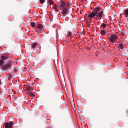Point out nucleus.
<instances>
[{"instance_id": "29", "label": "nucleus", "mask_w": 128, "mask_h": 128, "mask_svg": "<svg viewBox=\"0 0 128 128\" xmlns=\"http://www.w3.org/2000/svg\"><path fill=\"white\" fill-rule=\"evenodd\" d=\"M1 93V92H0V94Z\"/></svg>"}, {"instance_id": "11", "label": "nucleus", "mask_w": 128, "mask_h": 128, "mask_svg": "<svg viewBox=\"0 0 128 128\" xmlns=\"http://www.w3.org/2000/svg\"><path fill=\"white\" fill-rule=\"evenodd\" d=\"M38 45V44L34 43L33 44L32 46V49H34Z\"/></svg>"}, {"instance_id": "7", "label": "nucleus", "mask_w": 128, "mask_h": 128, "mask_svg": "<svg viewBox=\"0 0 128 128\" xmlns=\"http://www.w3.org/2000/svg\"><path fill=\"white\" fill-rule=\"evenodd\" d=\"M124 14L125 16L126 17H128V9H126L124 10Z\"/></svg>"}, {"instance_id": "23", "label": "nucleus", "mask_w": 128, "mask_h": 128, "mask_svg": "<svg viewBox=\"0 0 128 128\" xmlns=\"http://www.w3.org/2000/svg\"><path fill=\"white\" fill-rule=\"evenodd\" d=\"M54 8L55 10V11L56 12H58V10H57L56 6H54Z\"/></svg>"}, {"instance_id": "2", "label": "nucleus", "mask_w": 128, "mask_h": 128, "mask_svg": "<svg viewBox=\"0 0 128 128\" xmlns=\"http://www.w3.org/2000/svg\"><path fill=\"white\" fill-rule=\"evenodd\" d=\"M12 63L10 62H9L8 63L5 65L3 66L2 67V70H8L10 67L12 66Z\"/></svg>"}, {"instance_id": "28", "label": "nucleus", "mask_w": 128, "mask_h": 128, "mask_svg": "<svg viewBox=\"0 0 128 128\" xmlns=\"http://www.w3.org/2000/svg\"><path fill=\"white\" fill-rule=\"evenodd\" d=\"M90 25L89 26H88V27H89V26H90Z\"/></svg>"}, {"instance_id": "27", "label": "nucleus", "mask_w": 128, "mask_h": 128, "mask_svg": "<svg viewBox=\"0 0 128 128\" xmlns=\"http://www.w3.org/2000/svg\"><path fill=\"white\" fill-rule=\"evenodd\" d=\"M68 4H67V5L68 6Z\"/></svg>"}, {"instance_id": "6", "label": "nucleus", "mask_w": 128, "mask_h": 128, "mask_svg": "<svg viewBox=\"0 0 128 128\" xmlns=\"http://www.w3.org/2000/svg\"><path fill=\"white\" fill-rule=\"evenodd\" d=\"M62 10V14L64 16H65L66 14L67 13L68 11V8L67 7H65L64 8V10Z\"/></svg>"}, {"instance_id": "18", "label": "nucleus", "mask_w": 128, "mask_h": 128, "mask_svg": "<svg viewBox=\"0 0 128 128\" xmlns=\"http://www.w3.org/2000/svg\"><path fill=\"white\" fill-rule=\"evenodd\" d=\"M35 23L34 22H31V23H30V26H31L33 27V28H34L35 26Z\"/></svg>"}, {"instance_id": "19", "label": "nucleus", "mask_w": 128, "mask_h": 128, "mask_svg": "<svg viewBox=\"0 0 128 128\" xmlns=\"http://www.w3.org/2000/svg\"><path fill=\"white\" fill-rule=\"evenodd\" d=\"M4 63V61L2 60H0V65H3Z\"/></svg>"}, {"instance_id": "26", "label": "nucleus", "mask_w": 128, "mask_h": 128, "mask_svg": "<svg viewBox=\"0 0 128 128\" xmlns=\"http://www.w3.org/2000/svg\"><path fill=\"white\" fill-rule=\"evenodd\" d=\"M16 98V97H15V98H14L15 99V98Z\"/></svg>"}, {"instance_id": "21", "label": "nucleus", "mask_w": 128, "mask_h": 128, "mask_svg": "<svg viewBox=\"0 0 128 128\" xmlns=\"http://www.w3.org/2000/svg\"><path fill=\"white\" fill-rule=\"evenodd\" d=\"M39 0L42 4H43L44 3L45 0Z\"/></svg>"}, {"instance_id": "5", "label": "nucleus", "mask_w": 128, "mask_h": 128, "mask_svg": "<svg viewBox=\"0 0 128 128\" xmlns=\"http://www.w3.org/2000/svg\"><path fill=\"white\" fill-rule=\"evenodd\" d=\"M95 16L96 13L95 12V10L94 11L91 13L88 16V17L90 18H94Z\"/></svg>"}, {"instance_id": "16", "label": "nucleus", "mask_w": 128, "mask_h": 128, "mask_svg": "<svg viewBox=\"0 0 128 128\" xmlns=\"http://www.w3.org/2000/svg\"><path fill=\"white\" fill-rule=\"evenodd\" d=\"M48 2L50 4L52 5L54 4V2H53L52 0H48Z\"/></svg>"}, {"instance_id": "15", "label": "nucleus", "mask_w": 128, "mask_h": 128, "mask_svg": "<svg viewBox=\"0 0 128 128\" xmlns=\"http://www.w3.org/2000/svg\"><path fill=\"white\" fill-rule=\"evenodd\" d=\"M118 48L120 49H122L123 48V45L122 44H120L118 46Z\"/></svg>"}, {"instance_id": "8", "label": "nucleus", "mask_w": 128, "mask_h": 128, "mask_svg": "<svg viewBox=\"0 0 128 128\" xmlns=\"http://www.w3.org/2000/svg\"><path fill=\"white\" fill-rule=\"evenodd\" d=\"M9 59V58L8 56H3L1 57V59L4 60H8Z\"/></svg>"}, {"instance_id": "22", "label": "nucleus", "mask_w": 128, "mask_h": 128, "mask_svg": "<svg viewBox=\"0 0 128 128\" xmlns=\"http://www.w3.org/2000/svg\"><path fill=\"white\" fill-rule=\"evenodd\" d=\"M29 94L30 96H33V94L31 92H30L29 93Z\"/></svg>"}, {"instance_id": "10", "label": "nucleus", "mask_w": 128, "mask_h": 128, "mask_svg": "<svg viewBox=\"0 0 128 128\" xmlns=\"http://www.w3.org/2000/svg\"><path fill=\"white\" fill-rule=\"evenodd\" d=\"M52 78L54 79V80H55V75L52 69Z\"/></svg>"}, {"instance_id": "14", "label": "nucleus", "mask_w": 128, "mask_h": 128, "mask_svg": "<svg viewBox=\"0 0 128 128\" xmlns=\"http://www.w3.org/2000/svg\"><path fill=\"white\" fill-rule=\"evenodd\" d=\"M38 28L40 29H42L43 28V26L42 24H39L38 25Z\"/></svg>"}, {"instance_id": "4", "label": "nucleus", "mask_w": 128, "mask_h": 128, "mask_svg": "<svg viewBox=\"0 0 128 128\" xmlns=\"http://www.w3.org/2000/svg\"><path fill=\"white\" fill-rule=\"evenodd\" d=\"M14 122L12 121H10V123L6 122L4 125V128H12Z\"/></svg>"}, {"instance_id": "25", "label": "nucleus", "mask_w": 128, "mask_h": 128, "mask_svg": "<svg viewBox=\"0 0 128 128\" xmlns=\"http://www.w3.org/2000/svg\"><path fill=\"white\" fill-rule=\"evenodd\" d=\"M81 1H85V0H81Z\"/></svg>"}, {"instance_id": "12", "label": "nucleus", "mask_w": 128, "mask_h": 128, "mask_svg": "<svg viewBox=\"0 0 128 128\" xmlns=\"http://www.w3.org/2000/svg\"><path fill=\"white\" fill-rule=\"evenodd\" d=\"M66 4L63 1H62L61 2V4L60 5V6L62 8H64L65 5Z\"/></svg>"}, {"instance_id": "1", "label": "nucleus", "mask_w": 128, "mask_h": 128, "mask_svg": "<svg viewBox=\"0 0 128 128\" xmlns=\"http://www.w3.org/2000/svg\"><path fill=\"white\" fill-rule=\"evenodd\" d=\"M100 8H98L95 9L96 15L98 18H100V20L101 19L102 17L104 15L103 14V12H100Z\"/></svg>"}, {"instance_id": "9", "label": "nucleus", "mask_w": 128, "mask_h": 128, "mask_svg": "<svg viewBox=\"0 0 128 128\" xmlns=\"http://www.w3.org/2000/svg\"><path fill=\"white\" fill-rule=\"evenodd\" d=\"M14 74L12 72L9 75V78H8V80H10L11 78L14 79Z\"/></svg>"}, {"instance_id": "13", "label": "nucleus", "mask_w": 128, "mask_h": 128, "mask_svg": "<svg viewBox=\"0 0 128 128\" xmlns=\"http://www.w3.org/2000/svg\"><path fill=\"white\" fill-rule=\"evenodd\" d=\"M26 90L28 91H30V90L32 91L33 90V89L32 88L31 86H28L26 88Z\"/></svg>"}, {"instance_id": "17", "label": "nucleus", "mask_w": 128, "mask_h": 128, "mask_svg": "<svg viewBox=\"0 0 128 128\" xmlns=\"http://www.w3.org/2000/svg\"><path fill=\"white\" fill-rule=\"evenodd\" d=\"M101 34L102 35H104L106 34L104 30H102L101 31Z\"/></svg>"}, {"instance_id": "24", "label": "nucleus", "mask_w": 128, "mask_h": 128, "mask_svg": "<svg viewBox=\"0 0 128 128\" xmlns=\"http://www.w3.org/2000/svg\"><path fill=\"white\" fill-rule=\"evenodd\" d=\"M102 26H103L104 27H106V25L104 24H102Z\"/></svg>"}, {"instance_id": "20", "label": "nucleus", "mask_w": 128, "mask_h": 128, "mask_svg": "<svg viewBox=\"0 0 128 128\" xmlns=\"http://www.w3.org/2000/svg\"><path fill=\"white\" fill-rule=\"evenodd\" d=\"M68 35L69 36L71 37V38L73 36L72 34L70 32L68 33Z\"/></svg>"}, {"instance_id": "30", "label": "nucleus", "mask_w": 128, "mask_h": 128, "mask_svg": "<svg viewBox=\"0 0 128 128\" xmlns=\"http://www.w3.org/2000/svg\"><path fill=\"white\" fill-rule=\"evenodd\" d=\"M15 70L16 71V69H15Z\"/></svg>"}, {"instance_id": "3", "label": "nucleus", "mask_w": 128, "mask_h": 128, "mask_svg": "<svg viewBox=\"0 0 128 128\" xmlns=\"http://www.w3.org/2000/svg\"><path fill=\"white\" fill-rule=\"evenodd\" d=\"M109 40L111 42L114 43L118 40V37L116 35H112Z\"/></svg>"}]
</instances>
